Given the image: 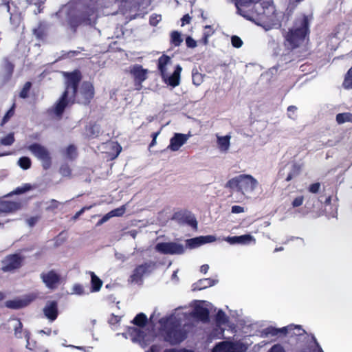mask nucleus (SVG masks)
<instances>
[{
  "label": "nucleus",
  "mask_w": 352,
  "mask_h": 352,
  "mask_svg": "<svg viewBox=\"0 0 352 352\" xmlns=\"http://www.w3.org/2000/svg\"><path fill=\"white\" fill-rule=\"evenodd\" d=\"M310 23L305 14L296 18L294 25L287 31L283 30V45L288 51H293L305 45L309 41Z\"/></svg>",
  "instance_id": "1"
},
{
  "label": "nucleus",
  "mask_w": 352,
  "mask_h": 352,
  "mask_svg": "<svg viewBox=\"0 0 352 352\" xmlns=\"http://www.w3.org/2000/svg\"><path fill=\"white\" fill-rule=\"evenodd\" d=\"M97 19L98 10L91 5H86L80 10L71 9L66 15V21L73 32H76L78 28L82 25H95Z\"/></svg>",
  "instance_id": "2"
},
{
  "label": "nucleus",
  "mask_w": 352,
  "mask_h": 352,
  "mask_svg": "<svg viewBox=\"0 0 352 352\" xmlns=\"http://www.w3.org/2000/svg\"><path fill=\"white\" fill-rule=\"evenodd\" d=\"M147 322V317L144 313L138 314L131 321L138 327H127L126 331L122 333V336L131 339L133 343H137L143 348L147 346L153 341L154 336H148L140 329L145 327Z\"/></svg>",
  "instance_id": "3"
},
{
  "label": "nucleus",
  "mask_w": 352,
  "mask_h": 352,
  "mask_svg": "<svg viewBox=\"0 0 352 352\" xmlns=\"http://www.w3.org/2000/svg\"><path fill=\"white\" fill-rule=\"evenodd\" d=\"M257 185V180L252 175L241 174L229 179L225 184V188L230 190H236L245 195L252 192Z\"/></svg>",
  "instance_id": "4"
},
{
  "label": "nucleus",
  "mask_w": 352,
  "mask_h": 352,
  "mask_svg": "<svg viewBox=\"0 0 352 352\" xmlns=\"http://www.w3.org/2000/svg\"><path fill=\"white\" fill-rule=\"evenodd\" d=\"M164 340L170 345L179 344L188 336V332L181 327L179 322L171 320L164 325L162 330Z\"/></svg>",
  "instance_id": "5"
},
{
  "label": "nucleus",
  "mask_w": 352,
  "mask_h": 352,
  "mask_svg": "<svg viewBox=\"0 0 352 352\" xmlns=\"http://www.w3.org/2000/svg\"><path fill=\"white\" fill-rule=\"evenodd\" d=\"M171 63V58L169 56L162 54L157 60V69L164 81L168 85L175 87L180 83V74L182 67L177 65L173 73L170 76L167 74V65Z\"/></svg>",
  "instance_id": "6"
},
{
  "label": "nucleus",
  "mask_w": 352,
  "mask_h": 352,
  "mask_svg": "<svg viewBox=\"0 0 352 352\" xmlns=\"http://www.w3.org/2000/svg\"><path fill=\"white\" fill-rule=\"evenodd\" d=\"M95 95V90L93 84L89 81H85L81 85L79 91L71 95L72 103H78L83 105H89Z\"/></svg>",
  "instance_id": "7"
},
{
  "label": "nucleus",
  "mask_w": 352,
  "mask_h": 352,
  "mask_svg": "<svg viewBox=\"0 0 352 352\" xmlns=\"http://www.w3.org/2000/svg\"><path fill=\"white\" fill-rule=\"evenodd\" d=\"M28 149L40 161L44 170H48L52 166V157L48 149L38 143H33Z\"/></svg>",
  "instance_id": "8"
},
{
  "label": "nucleus",
  "mask_w": 352,
  "mask_h": 352,
  "mask_svg": "<svg viewBox=\"0 0 352 352\" xmlns=\"http://www.w3.org/2000/svg\"><path fill=\"white\" fill-rule=\"evenodd\" d=\"M155 267L156 263L154 261L145 262L137 265L129 276V281L141 284L144 275L151 273Z\"/></svg>",
  "instance_id": "9"
},
{
  "label": "nucleus",
  "mask_w": 352,
  "mask_h": 352,
  "mask_svg": "<svg viewBox=\"0 0 352 352\" xmlns=\"http://www.w3.org/2000/svg\"><path fill=\"white\" fill-rule=\"evenodd\" d=\"M295 329L298 330V333H293L292 335H302L305 333V330L301 327L300 325H296L293 324L279 329L273 327H269L264 329L263 333L266 336H278L281 335L286 336L287 333H290L291 331H294Z\"/></svg>",
  "instance_id": "10"
},
{
  "label": "nucleus",
  "mask_w": 352,
  "mask_h": 352,
  "mask_svg": "<svg viewBox=\"0 0 352 352\" xmlns=\"http://www.w3.org/2000/svg\"><path fill=\"white\" fill-rule=\"evenodd\" d=\"M24 260V257L19 254H11L7 255L2 261L1 270L3 272H12L19 269Z\"/></svg>",
  "instance_id": "11"
},
{
  "label": "nucleus",
  "mask_w": 352,
  "mask_h": 352,
  "mask_svg": "<svg viewBox=\"0 0 352 352\" xmlns=\"http://www.w3.org/2000/svg\"><path fill=\"white\" fill-rule=\"evenodd\" d=\"M64 76L66 78L64 91H67V94H69V92H72V94H76L82 78L80 71L75 70L72 72H65Z\"/></svg>",
  "instance_id": "12"
},
{
  "label": "nucleus",
  "mask_w": 352,
  "mask_h": 352,
  "mask_svg": "<svg viewBox=\"0 0 352 352\" xmlns=\"http://www.w3.org/2000/svg\"><path fill=\"white\" fill-rule=\"evenodd\" d=\"M155 250L164 254H182L185 252L183 245L175 242H162L155 245Z\"/></svg>",
  "instance_id": "13"
},
{
  "label": "nucleus",
  "mask_w": 352,
  "mask_h": 352,
  "mask_svg": "<svg viewBox=\"0 0 352 352\" xmlns=\"http://www.w3.org/2000/svg\"><path fill=\"white\" fill-rule=\"evenodd\" d=\"M129 74L133 78L135 89L140 90L142 82L147 78L148 69H144L141 65L135 64L130 67Z\"/></svg>",
  "instance_id": "14"
},
{
  "label": "nucleus",
  "mask_w": 352,
  "mask_h": 352,
  "mask_svg": "<svg viewBox=\"0 0 352 352\" xmlns=\"http://www.w3.org/2000/svg\"><path fill=\"white\" fill-rule=\"evenodd\" d=\"M72 96L69 97L67 91H63L59 99L54 104L53 108L50 111L54 113L57 118L60 119L66 107L69 105H72Z\"/></svg>",
  "instance_id": "15"
},
{
  "label": "nucleus",
  "mask_w": 352,
  "mask_h": 352,
  "mask_svg": "<svg viewBox=\"0 0 352 352\" xmlns=\"http://www.w3.org/2000/svg\"><path fill=\"white\" fill-rule=\"evenodd\" d=\"M173 219L176 220L179 223L187 224L195 230L197 228V219L190 211L180 210L174 213Z\"/></svg>",
  "instance_id": "16"
},
{
  "label": "nucleus",
  "mask_w": 352,
  "mask_h": 352,
  "mask_svg": "<svg viewBox=\"0 0 352 352\" xmlns=\"http://www.w3.org/2000/svg\"><path fill=\"white\" fill-rule=\"evenodd\" d=\"M41 278L46 287L51 289H56L60 282V276L53 270L47 273H42Z\"/></svg>",
  "instance_id": "17"
},
{
  "label": "nucleus",
  "mask_w": 352,
  "mask_h": 352,
  "mask_svg": "<svg viewBox=\"0 0 352 352\" xmlns=\"http://www.w3.org/2000/svg\"><path fill=\"white\" fill-rule=\"evenodd\" d=\"M45 316L51 322L56 320L58 316V306L56 300L48 301L43 309Z\"/></svg>",
  "instance_id": "18"
},
{
  "label": "nucleus",
  "mask_w": 352,
  "mask_h": 352,
  "mask_svg": "<svg viewBox=\"0 0 352 352\" xmlns=\"http://www.w3.org/2000/svg\"><path fill=\"white\" fill-rule=\"evenodd\" d=\"M212 352H241V347L236 343L222 341L215 345Z\"/></svg>",
  "instance_id": "19"
},
{
  "label": "nucleus",
  "mask_w": 352,
  "mask_h": 352,
  "mask_svg": "<svg viewBox=\"0 0 352 352\" xmlns=\"http://www.w3.org/2000/svg\"><path fill=\"white\" fill-rule=\"evenodd\" d=\"M192 316L199 321L208 322L210 319V311L208 308L196 305L192 310Z\"/></svg>",
  "instance_id": "20"
},
{
  "label": "nucleus",
  "mask_w": 352,
  "mask_h": 352,
  "mask_svg": "<svg viewBox=\"0 0 352 352\" xmlns=\"http://www.w3.org/2000/svg\"><path fill=\"white\" fill-rule=\"evenodd\" d=\"M187 135L182 133H175L170 140L168 148L173 151H178L187 141Z\"/></svg>",
  "instance_id": "21"
},
{
  "label": "nucleus",
  "mask_w": 352,
  "mask_h": 352,
  "mask_svg": "<svg viewBox=\"0 0 352 352\" xmlns=\"http://www.w3.org/2000/svg\"><path fill=\"white\" fill-rule=\"evenodd\" d=\"M217 280L208 278L199 280L192 285V291H198L206 289L215 285Z\"/></svg>",
  "instance_id": "22"
},
{
  "label": "nucleus",
  "mask_w": 352,
  "mask_h": 352,
  "mask_svg": "<svg viewBox=\"0 0 352 352\" xmlns=\"http://www.w3.org/2000/svg\"><path fill=\"white\" fill-rule=\"evenodd\" d=\"M252 240H254V238L250 234L228 236L226 239V241L228 242H229L230 244H235V243L246 244V243H248Z\"/></svg>",
  "instance_id": "23"
},
{
  "label": "nucleus",
  "mask_w": 352,
  "mask_h": 352,
  "mask_svg": "<svg viewBox=\"0 0 352 352\" xmlns=\"http://www.w3.org/2000/svg\"><path fill=\"white\" fill-rule=\"evenodd\" d=\"M19 208V204L10 201H0V212H12Z\"/></svg>",
  "instance_id": "24"
},
{
  "label": "nucleus",
  "mask_w": 352,
  "mask_h": 352,
  "mask_svg": "<svg viewBox=\"0 0 352 352\" xmlns=\"http://www.w3.org/2000/svg\"><path fill=\"white\" fill-rule=\"evenodd\" d=\"M34 34L38 39L42 40L45 38L47 35L46 25L43 22H40L38 26L34 29Z\"/></svg>",
  "instance_id": "25"
},
{
  "label": "nucleus",
  "mask_w": 352,
  "mask_h": 352,
  "mask_svg": "<svg viewBox=\"0 0 352 352\" xmlns=\"http://www.w3.org/2000/svg\"><path fill=\"white\" fill-rule=\"evenodd\" d=\"M28 305V302L23 300H10L6 302V307L10 309H18Z\"/></svg>",
  "instance_id": "26"
},
{
  "label": "nucleus",
  "mask_w": 352,
  "mask_h": 352,
  "mask_svg": "<svg viewBox=\"0 0 352 352\" xmlns=\"http://www.w3.org/2000/svg\"><path fill=\"white\" fill-rule=\"evenodd\" d=\"M91 284L92 292H98L102 285V281L94 272H91Z\"/></svg>",
  "instance_id": "27"
},
{
  "label": "nucleus",
  "mask_w": 352,
  "mask_h": 352,
  "mask_svg": "<svg viewBox=\"0 0 352 352\" xmlns=\"http://www.w3.org/2000/svg\"><path fill=\"white\" fill-rule=\"evenodd\" d=\"M336 120L338 124L345 122L352 123V113L350 112L340 113L336 115Z\"/></svg>",
  "instance_id": "28"
},
{
  "label": "nucleus",
  "mask_w": 352,
  "mask_h": 352,
  "mask_svg": "<svg viewBox=\"0 0 352 352\" xmlns=\"http://www.w3.org/2000/svg\"><path fill=\"white\" fill-rule=\"evenodd\" d=\"M228 321L229 318L225 312L221 309L219 310L215 316V322L217 326L220 327L221 325H225L228 322Z\"/></svg>",
  "instance_id": "29"
},
{
  "label": "nucleus",
  "mask_w": 352,
  "mask_h": 352,
  "mask_svg": "<svg viewBox=\"0 0 352 352\" xmlns=\"http://www.w3.org/2000/svg\"><path fill=\"white\" fill-rule=\"evenodd\" d=\"M205 77L206 75L199 72L197 68L192 69V80L195 85H200L203 82Z\"/></svg>",
  "instance_id": "30"
},
{
  "label": "nucleus",
  "mask_w": 352,
  "mask_h": 352,
  "mask_svg": "<svg viewBox=\"0 0 352 352\" xmlns=\"http://www.w3.org/2000/svg\"><path fill=\"white\" fill-rule=\"evenodd\" d=\"M230 135L219 137L217 139V143H218L219 148L221 150L227 151L230 146Z\"/></svg>",
  "instance_id": "31"
},
{
  "label": "nucleus",
  "mask_w": 352,
  "mask_h": 352,
  "mask_svg": "<svg viewBox=\"0 0 352 352\" xmlns=\"http://www.w3.org/2000/svg\"><path fill=\"white\" fill-rule=\"evenodd\" d=\"M183 39L178 31H173L170 34V43L175 47H178L182 43Z\"/></svg>",
  "instance_id": "32"
},
{
  "label": "nucleus",
  "mask_w": 352,
  "mask_h": 352,
  "mask_svg": "<svg viewBox=\"0 0 352 352\" xmlns=\"http://www.w3.org/2000/svg\"><path fill=\"white\" fill-rule=\"evenodd\" d=\"M300 173V166L297 164H293L292 170L288 173V175L285 179V181H287V182L291 181L294 178L298 177Z\"/></svg>",
  "instance_id": "33"
},
{
  "label": "nucleus",
  "mask_w": 352,
  "mask_h": 352,
  "mask_svg": "<svg viewBox=\"0 0 352 352\" xmlns=\"http://www.w3.org/2000/svg\"><path fill=\"white\" fill-rule=\"evenodd\" d=\"M342 87L346 89H352V67L345 74L344 81L342 82Z\"/></svg>",
  "instance_id": "34"
},
{
  "label": "nucleus",
  "mask_w": 352,
  "mask_h": 352,
  "mask_svg": "<svg viewBox=\"0 0 352 352\" xmlns=\"http://www.w3.org/2000/svg\"><path fill=\"white\" fill-rule=\"evenodd\" d=\"M261 0H235V6L237 9V13L242 15L241 7L247 6L251 3H257Z\"/></svg>",
  "instance_id": "35"
},
{
  "label": "nucleus",
  "mask_w": 352,
  "mask_h": 352,
  "mask_svg": "<svg viewBox=\"0 0 352 352\" xmlns=\"http://www.w3.org/2000/svg\"><path fill=\"white\" fill-rule=\"evenodd\" d=\"M201 245H202V241H201V236L195 237V238L186 240V245L190 249L195 248Z\"/></svg>",
  "instance_id": "36"
},
{
  "label": "nucleus",
  "mask_w": 352,
  "mask_h": 352,
  "mask_svg": "<svg viewBox=\"0 0 352 352\" xmlns=\"http://www.w3.org/2000/svg\"><path fill=\"white\" fill-rule=\"evenodd\" d=\"M19 166L23 170H28L31 167L32 162L28 157H21L18 161Z\"/></svg>",
  "instance_id": "37"
},
{
  "label": "nucleus",
  "mask_w": 352,
  "mask_h": 352,
  "mask_svg": "<svg viewBox=\"0 0 352 352\" xmlns=\"http://www.w3.org/2000/svg\"><path fill=\"white\" fill-rule=\"evenodd\" d=\"M15 141V138L13 133H10L6 137L0 140V144L4 146H10Z\"/></svg>",
  "instance_id": "38"
},
{
  "label": "nucleus",
  "mask_w": 352,
  "mask_h": 352,
  "mask_svg": "<svg viewBox=\"0 0 352 352\" xmlns=\"http://www.w3.org/2000/svg\"><path fill=\"white\" fill-rule=\"evenodd\" d=\"M31 87H32V82H29V81L26 82L19 93L20 98H23V99L27 98L29 96V92H30Z\"/></svg>",
  "instance_id": "39"
},
{
  "label": "nucleus",
  "mask_w": 352,
  "mask_h": 352,
  "mask_svg": "<svg viewBox=\"0 0 352 352\" xmlns=\"http://www.w3.org/2000/svg\"><path fill=\"white\" fill-rule=\"evenodd\" d=\"M66 155L70 160L75 159L77 156L76 147L73 144L69 145L66 149Z\"/></svg>",
  "instance_id": "40"
},
{
  "label": "nucleus",
  "mask_w": 352,
  "mask_h": 352,
  "mask_svg": "<svg viewBox=\"0 0 352 352\" xmlns=\"http://www.w3.org/2000/svg\"><path fill=\"white\" fill-rule=\"evenodd\" d=\"M121 210L120 209H115L105 214L98 222V223H102L103 222H105L107 221L110 217H115V216H121L123 214V211L121 212V213H116V211Z\"/></svg>",
  "instance_id": "41"
},
{
  "label": "nucleus",
  "mask_w": 352,
  "mask_h": 352,
  "mask_svg": "<svg viewBox=\"0 0 352 352\" xmlns=\"http://www.w3.org/2000/svg\"><path fill=\"white\" fill-rule=\"evenodd\" d=\"M59 173L63 177H70L72 175V169L67 164H64L60 166Z\"/></svg>",
  "instance_id": "42"
},
{
  "label": "nucleus",
  "mask_w": 352,
  "mask_h": 352,
  "mask_svg": "<svg viewBox=\"0 0 352 352\" xmlns=\"http://www.w3.org/2000/svg\"><path fill=\"white\" fill-rule=\"evenodd\" d=\"M313 340L314 346L313 347L304 349L301 352H323L322 348L320 347V346L319 345L316 339L314 337H313Z\"/></svg>",
  "instance_id": "43"
},
{
  "label": "nucleus",
  "mask_w": 352,
  "mask_h": 352,
  "mask_svg": "<svg viewBox=\"0 0 352 352\" xmlns=\"http://www.w3.org/2000/svg\"><path fill=\"white\" fill-rule=\"evenodd\" d=\"M31 186L29 184H25L23 186L17 187L13 192L12 194L21 195L29 191L31 189Z\"/></svg>",
  "instance_id": "44"
},
{
  "label": "nucleus",
  "mask_w": 352,
  "mask_h": 352,
  "mask_svg": "<svg viewBox=\"0 0 352 352\" xmlns=\"http://www.w3.org/2000/svg\"><path fill=\"white\" fill-rule=\"evenodd\" d=\"M16 320H17V324L15 326L14 329V336L17 338H22L21 333L23 331V324L21 322L20 319L16 318Z\"/></svg>",
  "instance_id": "45"
},
{
  "label": "nucleus",
  "mask_w": 352,
  "mask_h": 352,
  "mask_svg": "<svg viewBox=\"0 0 352 352\" xmlns=\"http://www.w3.org/2000/svg\"><path fill=\"white\" fill-rule=\"evenodd\" d=\"M161 20L162 16L160 14H153L150 16L149 24L152 26H156Z\"/></svg>",
  "instance_id": "46"
},
{
  "label": "nucleus",
  "mask_w": 352,
  "mask_h": 352,
  "mask_svg": "<svg viewBox=\"0 0 352 352\" xmlns=\"http://www.w3.org/2000/svg\"><path fill=\"white\" fill-rule=\"evenodd\" d=\"M231 43L232 46L236 48L241 47L243 45V41L241 38L236 35L231 37Z\"/></svg>",
  "instance_id": "47"
},
{
  "label": "nucleus",
  "mask_w": 352,
  "mask_h": 352,
  "mask_svg": "<svg viewBox=\"0 0 352 352\" xmlns=\"http://www.w3.org/2000/svg\"><path fill=\"white\" fill-rule=\"evenodd\" d=\"M14 113V106L12 107H11L7 112L5 114V116H3V119H2V121H1V125H3L4 124H6L9 120L10 118L13 116Z\"/></svg>",
  "instance_id": "48"
},
{
  "label": "nucleus",
  "mask_w": 352,
  "mask_h": 352,
  "mask_svg": "<svg viewBox=\"0 0 352 352\" xmlns=\"http://www.w3.org/2000/svg\"><path fill=\"white\" fill-rule=\"evenodd\" d=\"M60 205V203L56 199H51L49 201V205L46 207V210L52 211L55 209H57Z\"/></svg>",
  "instance_id": "49"
},
{
  "label": "nucleus",
  "mask_w": 352,
  "mask_h": 352,
  "mask_svg": "<svg viewBox=\"0 0 352 352\" xmlns=\"http://www.w3.org/2000/svg\"><path fill=\"white\" fill-rule=\"evenodd\" d=\"M92 208V206H84L79 211H78L72 217V219L73 221L77 220L79 217L86 210H88Z\"/></svg>",
  "instance_id": "50"
},
{
  "label": "nucleus",
  "mask_w": 352,
  "mask_h": 352,
  "mask_svg": "<svg viewBox=\"0 0 352 352\" xmlns=\"http://www.w3.org/2000/svg\"><path fill=\"white\" fill-rule=\"evenodd\" d=\"M304 201V197L303 196H298L296 197L292 202V206L293 208H296L300 206Z\"/></svg>",
  "instance_id": "51"
},
{
  "label": "nucleus",
  "mask_w": 352,
  "mask_h": 352,
  "mask_svg": "<svg viewBox=\"0 0 352 352\" xmlns=\"http://www.w3.org/2000/svg\"><path fill=\"white\" fill-rule=\"evenodd\" d=\"M186 46L190 48H195L197 47V41L190 36L186 37Z\"/></svg>",
  "instance_id": "52"
},
{
  "label": "nucleus",
  "mask_w": 352,
  "mask_h": 352,
  "mask_svg": "<svg viewBox=\"0 0 352 352\" xmlns=\"http://www.w3.org/2000/svg\"><path fill=\"white\" fill-rule=\"evenodd\" d=\"M320 188V184L319 182L311 184L309 186V191L311 193H317Z\"/></svg>",
  "instance_id": "53"
},
{
  "label": "nucleus",
  "mask_w": 352,
  "mask_h": 352,
  "mask_svg": "<svg viewBox=\"0 0 352 352\" xmlns=\"http://www.w3.org/2000/svg\"><path fill=\"white\" fill-rule=\"evenodd\" d=\"M202 245L208 243H212L216 240V237L212 235L201 236Z\"/></svg>",
  "instance_id": "54"
},
{
  "label": "nucleus",
  "mask_w": 352,
  "mask_h": 352,
  "mask_svg": "<svg viewBox=\"0 0 352 352\" xmlns=\"http://www.w3.org/2000/svg\"><path fill=\"white\" fill-rule=\"evenodd\" d=\"M231 211L232 213L239 214L244 212V208L240 206H233Z\"/></svg>",
  "instance_id": "55"
},
{
  "label": "nucleus",
  "mask_w": 352,
  "mask_h": 352,
  "mask_svg": "<svg viewBox=\"0 0 352 352\" xmlns=\"http://www.w3.org/2000/svg\"><path fill=\"white\" fill-rule=\"evenodd\" d=\"M214 30L212 29V26H211V25H206V26L204 27V34L205 35L208 34V36H210H210L214 34Z\"/></svg>",
  "instance_id": "56"
},
{
  "label": "nucleus",
  "mask_w": 352,
  "mask_h": 352,
  "mask_svg": "<svg viewBox=\"0 0 352 352\" xmlns=\"http://www.w3.org/2000/svg\"><path fill=\"white\" fill-rule=\"evenodd\" d=\"M182 21V26H184L186 24H189L191 21V17L188 14H184L181 19Z\"/></svg>",
  "instance_id": "57"
},
{
  "label": "nucleus",
  "mask_w": 352,
  "mask_h": 352,
  "mask_svg": "<svg viewBox=\"0 0 352 352\" xmlns=\"http://www.w3.org/2000/svg\"><path fill=\"white\" fill-rule=\"evenodd\" d=\"M162 346L158 344H153L150 347V352H161L162 351Z\"/></svg>",
  "instance_id": "58"
},
{
  "label": "nucleus",
  "mask_w": 352,
  "mask_h": 352,
  "mask_svg": "<svg viewBox=\"0 0 352 352\" xmlns=\"http://www.w3.org/2000/svg\"><path fill=\"white\" fill-rule=\"evenodd\" d=\"M164 352H193V351H190V350L186 349H166Z\"/></svg>",
  "instance_id": "59"
},
{
  "label": "nucleus",
  "mask_w": 352,
  "mask_h": 352,
  "mask_svg": "<svg viewBox=\"0 0 352 352\" xmlns=\"http://www.w3.org/2000/svg\"><path fill=\"white\" fill-rule=\"evenodd\" d=\"M37 220V217H32L28 219V223L30 226L32 227L36 224Z\"/></svg>",
  "instance_id": "60"
},
{
  "label": "nucleus",
  "mask_w": 352,
  "mask_h": 352,
  "mask_svg": "<svg viewBox=\"0 0 352 352\" xmlns=\"http://www.w3.org/2000/svg\"><path fill=\"white\" fill-rule=\"evenodd\" d=\"M209 270V265L207 264L202 265L200 267V272L206 274Z\"/></svg>",
  "instance_id": "61"
},
{
  "label": "nucleus",
  "mask_w": 352,
  "mask_h": 352,
  "mask_svg": "<svg viewBox=\"0 0 352 352\" xmlns=\"http://www.w3.org/2000/svg\"><path fill=\"white\" fill-rule=\"evenodd\" d=\"M74 290L77 294H81L83 291L82 287L79 285H75Z\"/></svg>",
  "instance_id": "62"
},
{
  "label": "nucleus",
  "mask_w": 352,
  "mask_h": 352,
  "mask_svg": "<svg viewBox=\"0 0 352 352\" xmlns=\"http://www.w3.org/2000/svg\"><path fill=\"white\" fill-rule=\"evenodd\" d=\"M209 37L210 36H208V34H207V35H205L204 34H203V37L201 38V42L203 43V44L207 45L208 43Z\"/></svg>",
  "instance_id": "63"
},
{
  "label": "nucleus",
  "mask_w": 352,
  "mask_h": 352,
  "mask_svg": "<svg viewBox=\"0 0 352 352\" xmlns=\"http://www.w3.org/2000/svg\"><path fill=\"white\" fill-rule=\"evenodd\" d=\"M40 333L46 334L47 336H50L52 333V329L51 328H47L46 330H41L39 331Z\"/></svg>",
  "instance_id": "64"
}]
</instances>
